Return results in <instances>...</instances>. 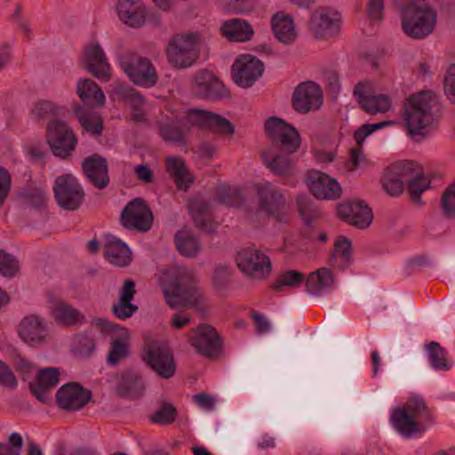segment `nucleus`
Segmentation results:
<instances>
[{
  "label": "nucleus",
  "instance_id": "09e8293b",
  "mask_svg": "<svg viewBox=\"0 0 455 455\" xmlns=\"http://www.w3.org/2000/svg\"><path fill=\"white\" fill-rule=\"evenodd\" d=\"M19 269L20 264L16 258L4 251H0V275L12 278L17 275Z\"/></svg>",
  "mask_w": 455,
  "mask_h": 455
},
{
  "label": "nucleus",
  "instance_id": "864d4df0",
  "mask_svg": "<svg viewBox=\"0 0 455 455\" xmlns=\"http://www.w3.org/2000/svg\"><path fill=\"white\" fill-rule=\"evenodd\" d=\"M429 184V180L422 173H417L416 177L408 180V188L411 200L414 202L419 201L422 192L428 188Z\"/></svg>",
  "mask_w": 455,
  "mask_h": 455
},
{
  "label": "nucleus",
  "instance_id": "4c0bfd02",
  "mask_svg": "<svg viewBox=\"0 0 455 455\" xmlns=\"http://www.w3.org/2000/svg\"><path fill=\"white\" fill-rule=\"evenodd\" d=\"M179 252L187 258H194L201 249L197 238L188 229L178 231L174 237Z\"/></svg>",
  "mask_w": 455,
  "mask_h": 455
},
{
  "label": "nucleus",
  "instance_id": "052dcab7",
  "mask_svg": "<svg viewBox=\"0 0 455 455\" xmlns=\"http://www.w3.org/2000/svg\"><path fill=\"white\" fill-rule=\"evenodd\" d=\"M444 92L451 102L455 105V63L450 66L444 78Z\"/></svg>",
  "mask_w": 455,
  "mask_h": 455
},
{
  "label": "nucleus",
  "instance_id": "69168bd1",
  "mask_svg": "<svg viewBox=\"0 0 455 455\" xmlns=\"http://www.w3.org/2000/svg\"><path fill=\"white\" fill-rule=\"evenodd\" d=\"M251 316L255 322L258 333L263 334L270 331V323L263 315L254 312Z\"/></svg>",
  "mask_w": 455,
  "mask_h": 455
},
{
  "label": "nucleus",
  "instance_id": "a19ab883",
  "mask_svg": "<svg viewBox=\"0 0 455 455\" xmlns=\"http://www.w3.org/2000/svg\"><path fill=\"white\" fill-rule=\"evenodd\" d=\"M331 257L339 267H347L352 259L351 242L347 237L339 236L334 243Z\"/></svg>",
  "mask_w": 455,
  "mask_h": 455
},
{
  "label": "nucleus",
  "instance_id": "7ed1b4c3",
  "mask_svg": "<svg viewBox=\"0 0 455 455\" xmlns=\"http://www.w3.org/2000/svg\"><path fill=\"white\" fill-rule=\"evenodd\" d=\"M438 101L431 91L411 95L403 106V121L408 135L414 140L424 138L435 120L434 110Z\"/></svg>",
  "mask_w": 455,
  "mask_h": 455
},
{
  "label": "nucleus",
  "instance_id": "c03bdc74",
  "mask_svg": "<svg viewBox=\"0 0 455 455\" xmlns=\"http://www.w3.org/2000/svg\"><path fill=\"white\" fill-rule=\"evenodd\" d=\"M389 170H392L404 182H408V180L416 177L417 173H422L419 165L413 161L396 163Z\"/></svg>",
  "mask_w": 455,
  "mask_h": 455
},
{
  "label": "nucleus",
  "instance_id": "a878e982",
  "mask_svg": "<svg viewBox=\"0 0 455 455\" xmlns=\"http://www.w3.org/2000/svg\"><path fill=\"white\" fill-rule=\"evenodd\" d=\"M135 293V283L132 279H125L119 291L118 300L112 307L116 317L124 320L131 317L138 310V306L132 303Z\"/></svg>",
  "mask_w": 455,
  "mask_h": 455
},
{
  "label": "nucleus",
  "instance_id": "a18cd8bd",
  "mask_svg": "<svg viewBox=\"0 0 455 455\" xmlns=\"http://www.w3.org/2000/svg\"><path fill=\"white\" fill-rule=\"evenodd\" d=\"M125 100L133 110V120L142 122L145 120L144 108L145 99L138 92L131 89L125 92Z\"/></svg>",
  "mask_w": 455,
  "mask_h": 455
},
{
  "label": "nucleus",
  "instance_id": "423d86ee",
  "mask_svg": "<svg viewBox=\"0 0 455 455\" xmlns=\"http://www.w3.org/2000/svg\"><path fill=\"white\" fill-rule=\"evenodd\" d=\"M142 360L161 378H172L177 369L173 355L162 342L148 343L142 352Z\"/></svg>",
  "mask_w": 455,
  "mask_h": 455
},
{
  "label": "nucleus",
  "instance_id": "a211bd4d",
  "mask_svg": "<svg viewBox=\"0 0 455 455\" xmlns=\"http://www.w3.org/2000/svg\"><path fill=\"white\" fill-rule=\"evenodd\" d=\"M84 61L86 68L94 77L103 82L110 80V65L99 43L92 42L85 46Z\"/></svg>",
  "mask_w": 455,
  "mask_h": 455
},
{
  "label": "nucleus",
  "instance_id": "6e6d98bb",
  "mask_svg": "<svg viewBox=\"0 0 455 455\" xmlns=\"http://www.w3.org/2000/svg\"><path fill=\"white\" fill-rule=\"evenodd\" d=\"M441 204L444 215L455 218V182L443 192Z\"/></svg>",
  "mask_w": 455,
  "mask_h": 455
},
{
  "label": "nucleus",
  "instance_id": "9d476101",
  "mask_svg": "<svg viewBox=\"0 0 455 455\" xmlns=\"http://www.w3.org/2000/svg\"><path fill=\"white\" fill-rule=\"evenodd\" d=\"M53 192L58 204L68 211L76 210L81 205L84 197L82 187L71 174L57 177Z\"/></svg>",
  "mask_w": 455,
  "mask_h": 455
},
{
  "label": "nucleus",
  "instance_id": "f704fd0d",
  "mask_svg": "<svg viewBox=\"0 0 455 455\" xmlns=\"http://www.w3.org/2000/svg\"><path fill=\"white\" fill-rule=\"evenodd\" d=\"M165 167L167 172L174 179L179 189H187L194 182V178L181 157L174 156L167 157Z\"/></svg>",
  "mask_w": 455,
  "mask_h": 455
},
{
  "label": "nucleus",
  "instance_id": "f8f14e48",
  "mask_svg": "<svg viewBox=\"0 0 455 455\" xmlns=\"http://www.w3.org/2000/svg\"><path fill=\"white\" fill-rule=\"evenodd\" d=\"M189 342L198 354L207 358L218 357L222 350V341L217 331L205 323L193 331Z\"/></svg>",
  "mask_w": 455,
  "mask_h": 455
},
{
  "label": "nucleus",
  "instance_id": "4468645a",
  "mask_svg": "<svg viewBox=\"0 0 455 455\" xmlns=\"http://www.w3.org/2000/svg\"><path fill=\"white\" fill-rule=\"evenodd\" d=\"M232 76L235 83L241 87H250L263 74L261 60L251 54L240 55L232 65Z\"/></svg>",
  "mask_w": 455,
  "mask_h": 455
},
{
  "label": "nucleus",
  "instance_id": "4be33fe9",
  "mask_svg": "<svg viewBox=\"0 0 455 455\" xmlns=\"http://www.w3.org/2000/svg\"><path fill=\"white\" fill-rule=\"evenodd\" d=\"M87 180L97 188H105L109 183L108 163L102 156L94 154L82 164Z\"/></svg>",
  "mask_w": 455,
  "mask_h": 455
},
{
  "label": "nucleus",
  "instance_id": "338daca9",
  "mask_svg": "<svg viewBox=\"0 0 455 455\" xmlns=\"http://www.w3.org/2000/svg\"><path fill=\"white\" fill-rule=\"evenodd\" d=\"M194 402L202 409L211 411L214 407V399L205 394H197L193 396Z\"/></svg>",
  "mask_w": 455,
  "mask_h": 455
},
{
  "label": "nucleus",
  "instance_id": "7c9ffc66",
  "mask_svg": "<svg viewBox=\"0 0 455 455\" xmlns=\"http://www.w3.org/2000/svg\"><path fill=\"white\" fill-rule=\"evenodd\" d=\"M390 420L395 430L406 438H411L416 434L425 431V427L412 418L408 411L403 408H396L393 410Z\"/></svg>",
  "mask_w": 455,
  "mask_h": 455
},
{
  "label": "nucleus",
  "instance_id": "ea45409f",
  "mask_svg": "<svg viewBox=\"0 0 455 455\" xmlns=\"http://www.w3.org/2000/svg\"><path fill=\"white\" fill-rule=\"evenodd\" d=\"M427 352L430 365L436 371H448L451 364L447 361L446 351L435 341L427 346Z\"/></svg>",
  "mask_w": 455,
  "mask_h": 455
},
{
  "label": "nucleus",
  "instance_id": "6ab92c4d",
  "mask_svg": "<svg viewBox=\"0 0 455 455\" xmlns=\"http://www.w3.org/2000/svg\"><path fill=\"white\" fill-rule=\"evenodd\" d=\"M91 392L77 383L62 386L56 393V402L65 411H77L83 408L91 399Z\"/></svg>",
  "mask_w": 455,
  "mask_h": 455
},
{
  "label": "nucleus",
  "instance_id": "c85d7f7f",
  "mask_svg": "<svg viewBox=\"0 0 455 455\" xmlns=\"http://www.w3.org/2000/svg\"><path fill=\"white\" fill-rule=\"evenodd\" d=\"M116 388L119 395L130 399L140 398L145 392L142 378L134 371H126L121 373Z\"/></svg>",
  "mask_w": 455,
  "mask_h": 455
},
{
  "label": "nucleus",
  "instance_id": "79ce46f5",
  "mask_svg": "<svg viewBox=\"0 0 455 455\" xmlns=\"http://www.w3.org/2000/svg\"><path fill=\"white\" fill-rule=\"evenodd\" d=\"M54 320L62 325L76 324L80 317V313L72 306L65 303H58L52 310Z\"/></svg>",
  "mask_w": 455,
  "mask_h": 455
},
{
  "label": "nucleus",
  "instance_id": "ddd939ff",
  "mask_svg": "<svg viewBox=\"0 0 455 455\" xmlns=\"http://www.w3.org/2000/svg\"><path fill=\"white\" fill-rule=\"evenodd\" d=\"M236 263L243 273L257 279L264 278L271 271L269 258L255 248H243L239 251Z\"/></svg>",
  "mask_w": 455,
  "mask_h": 455
},
{
  "label": "nucleus",
  "instance_id": "412c9836",
  "mask_svg": "<svg viewBox=\"0 0 455 455\" xmlns=\"http://www.w3.org/2000/svg\"><path fill=\"white\" fill-rule=\"evenodd\" d=\"M190 109H187L175 120L161 124L160 135L165 141L174 143H186L187 133L195 127L194 122L189 120Z\"/></svg>",
  "mask_w": 455,
  "mask_h": 455
},
{
  "label": "nucleus",
  "instance_id": "39448f33",
  "mask_svg": "<svg viewBox=\"0 0 455 455\" xmlns=\"http://www.w3.org/2000/svg\"><path fill=\"white\" fill-rule=\"evenodd\" d=\"M202 44L199 33H184L172 36L166 47L170 65L178 69L191 67L198 59Z\"/></svg>",
  "mask_w": 455,
  "mask_h": 455
},
{
  "label": "nucleus",
  "instance_id": "c756f323",
  "mask_svg": "<svg viewBox=\"0 0 455 455\" xmlns=\"http://www.w3.org/2000/svg\"><path fill=\"white\" fill-rule=\"evenodd\" d=\"M104 254L109 263L118 267H125L132 260L131 251L127 244L112 235L107 236Z\"/></svg>",
  "mask_w": 455,
  "mask_h": 455
},
{
  "label": "nucleus",
  "instance_id": "5701e85b",
  "mask_svg": "<svg viewBox=\"0 0 455 455\" xmlns=\"http://www.w3.org/2000/svg\"><path fill=\"white\" fill-rule=\"evenodd\" d=\"M257 192L261 208L269 215L278 218L284 208L283 191L265 182L257 185Z\"/></svg>",
  "mask_w": 455,
  "mask_h": 455
},
{
  "label": "nucleus",
  "instance_id": "5fc2aeb1",
  "mask_svg": "<svg viewBox=\"0 0 455 455\" xmlns=\"http://www.w3.org/2000/svg\"><path fill=\"white\" fill-rule=\"evenodd\" d=\"M395 124L394 121H382L376 124H365L360 126L354 134V138L357 144L362 145L364 140L373 132Z\"/></svg>",
  "mask_w": 455,
  "mask_h": 455
},
{
  "label": "nucleus",
  "instance_id": "bf43d9fd",
  "mask_svg": "<svg viewBox=\"0 0 455 455\" xmlns=\"http://www.w3.org/2000/svg\"><path fill=\"white\" fill-rule=\"evenodd\" d=\"M12 186V178L9 172L0 166V208L5 202Z\"/></svg>",
  "mask_w": 455,
  "mask_h": 455
},
{
  "label": "nucleus",
  "instance_id": "f3484780",
  "mask_svg": "<svg viewBox=\"0 0 455 455\" xmlns=\"http://www.w3.org/2000/svg\"><path fill=\"white\" fill-rule=\"evenodd\" d=\"M323 104L321 88L313 82L300 84L292 95V106L299 113L318 109Z\"/></svg>",
  "mask_w": 455,
  "mask_h": 455
},
{
  "label": "nucleus",
  "instance_id": "cd10ccee",
  "mask_svg": "<svg viewBox=\"0 0 455 455\" xmlns=\"http://www.w3.org/2000/svg\"><path fill=\"white\" fill-rule=\"evenodd\" d=\"M354 94L360 107L370 115L386 113L392 107L391 100L385 94H371L363 91L360 85L355 88Z\"/></svg>",
  "mask_w": 455,
  "mask_h": 455
},
{
  "label": "nucleus",
  "instance_id": "c9c22d12",
  "mask_svg": "<svg viewBox=\"0 0 455 455\" xmlns=\"http://www.w3.org/2000/svg\"><path fill=\"white\" fill-rule=\"evenodd\" d=\"M222 34L234 42L250 41L254 34L251 26L242 19H230L221 27Z\"/></svg>",
  "mask_w": 455,
  "mask_h": 455
},
{
  "label": "nucleus",
  "instance_id": "0eeeda50",
  "mask_svg": "<svg viewBox=\"0 0 455 455\" xmlns=\"http://www.w3.org/2000/svg\"><path fill=\"white\" fill-rule=\"evenodd\" d=\"M342 15L331 6H321L315 9L308 21V28L316 39H324L337 36L341 28Z\"/></svg>",
  "mask_w": 455,
  "mask_h": 455
},
{
  "label": "nucleus",
  "instance_id": "f03ea898",
  "mask_svg": "<svg viewBox=\"0 0 455 455\" xmlns=\"http://www.w3.org/2000/svg\"><path fill=\"white\" fill-rule=\"evenodd\" d=\"M160 281L166 303L172 308L194 307L204 301L195 273L187 267L174 266L164 270Z\"/></svg>",
  "mask_w": 455,
  "mask_h": 455
},
{
  "label": "nucleus",
  "instance_id": "8fccbe9b",
  "mask_svg": "<svg viewBox=\"0 0 455 455\" xmlns=\"http://www.w3.org/2000/svg\"><path fill=\"white\" fill-rule=\"evenodd\" d=\"M32 116L36 119H45L59 114V107L49 100H41L34 104Z\"/></svg>",
  "mask_w": 455,
  "mask_h": 455
},
{
  "label": "nucleus",
  "instance_id": "473e14b6",
  "mask_svg": "<svg viewBox=\"0 0 455 455\" xmlns=\"http://www.w3.org/2000/svg\"><path fill=\"white\" fill-rule=\"evenodd\" d=\"M116 12L119 19L129 27L139 28L145 23L147 12L142 2H119Z\"/></svg>",
  "mask_w": 455,
  "mask_h": 455
},
{
  "label": "nucleus",
  "instance_id": "aec40b11",
  "mask_svg": "<svg viewBox=\"0 0 455 455\" xmlns=\"http://www.w3.org/2000/svg\"><path fill=\"white\" fill-rule=\"evenodd\" d=\"M339 218L358 228H365L372 221L373 214L369 206L363 201H350L338 207Z\"/></svg>",
  "mask_w": 455,
  "mask_h": 455
},
{
  "label": "nucleus",
  "instance_id": "58836bf2",
  "mask_svg": "<svg viewBox=\"0 0 455 455\" xmlns=\"http://www.w3.org/2000/svg\"><path fill=\"white\" fill-rule=\"evenodd\" d=\"M75 115L85 132L94 136H99L102 133L103 123L100 115L86 112L81 107L75 108Z\"/></svg>",
  "mask_w": 455,
  "mask_h": 455
},
{
  "label": "nucleus",
  "instance_id": "680f3d73",
  "mask_svg": "<svg viewBox=\"0 0 455 455\" xmlns=\"http://www.w3.org/2000/svg\"><path fill=\"white\" fill-rule=\"evenodd\" d=\"M365 157L359 148H352L349 153V158L345 164V169L347 172L356 170L363 163Z\"/></svg>",
  "mask_w": 455,
  "mask_h": 455
},
{
  "label": "nucleus",
  "instance_id": "37998d69",
  "mask_svg": "<svg viewBox=\"0 0 455 455\" xmlns=\"http://www.w3.org/2000/svg\"><path fill=\"white\" fill-rule=\"evenodd\" d=\"M403 409L406 410L408 413L421 425H423V422L430 419V411L425 401L420 396H411Z\"/></svg>",
  "mask_w": 455,
  "mask_h": 455
},
{
  "label": "nucleus",
  "instance_id": "20e7f679",
  "mask_svg": "<svg viewBox=\"0 0 455 455\" xmlns=\"http://www.w3.org/2000/svg\"><path fill=\"white\" fill-rule=\"evenodd\" d=\"M395 3L400 13L402 29L408 37L425 39L434 32L437 12L427 2Z\"/></svg>",
  "mask_w": 455,
  "mask_h": 455
},
{
  "label": "nucleus",
  "instance_id": "e433bc0d",
  "mask_svg": "<svg viewBox=\"0 0 455 455\" xmlns=\"http://www.w3.org/2000/svg\"><path fill=\"white\" fill-rule=\"evenodd\" d=\"M76 92L84 104L101 107L106 98L103 91L91 79H81L77 82Z\"/></svg>",
  "mask_w": 455,
  "mask_h": 455
},
{
  "label": "nucleus",
  "instance_id": "f257e3e1",
  "mask_svg": "<svg viewBox=\"0 0 455 455\" xmlns=\"http://www.w3.org/2000/svg\"><path fill=\"white\" fill-rule=\"evenodd\" d=\"M265 131L271 141V146L262 153L265 164L277 176H293L296 169L291 155L300 147L299 132L276 116L266 121Z\"/></svg>",
  "mask_w": 455,
  "mask_h": 455
},
{
  "label": "nucleus",
  "instance_id": "3c124183",
  "mask_svg": "<svg viewBox=\"0 0 455 455\" xmlns=\"http://www.w3.org/2000/svg\"><path fill=\"white\" fill-rule=\"evenodd\" d=\"M177 417L176 409L171 403H164L151 416V421L160 425H170Z\"/></svg>",
  "mask_w": 455,
  "mask_h": 455
},
{
  "label": "nucleus",
  "instance_id": "6e6552de",
  "mask_svg": "<svg viewBox=\"0 0 455 455\" xmlns=\"http://www.w3.org/2000/svg\"><path fill=\"white\" fill-rule=\"evenodd\" d=\"M120 65L130 80L137 85L150 88L158 80L156 68L147 58L127 54L121 59Z\"/></svg>",
  "mask_w": 455,
  "mask_h": 455
},
{
  "label": "nucleus",
  "instance_id": "1a4fd4ad",
  "mask_svg": "<svg viewBox=\"0 0 455 455\" xmlns=\"http://www.w3.org/2000/svg\"><path fill=\"white\" fill-rule=\"evenodd\" d=\"M46 139L54 156L61 158L68 157L77 144L73 130L62 121H52L48 124Z\"/></svg>",
  "mask_w": 455,
  "mask_h": 455
},
{
  "label": "nucleus",
  "instance_id": "393cba45",
  "mask_svg": "<svg viewBox=\"0 0 455 455\" xmlns=\"http://www.w3.org/2000/svg\"><path fill=\"white\" fill-rule=\"evenodd\" d=\"M19 334L26 343L30 345L44 341L47 337L44 320L35 315L24 317L20 323Z\"/></svg>",
  "mask_w": 455,
  "mask_h": 455
},
{
  "label": "nucleus",
  "instance_id": "49530a36",
  "mask_svg": "<svg viewBox=\"0 0 455 455\" xmlns=\"http://www.w3.org/2000/svg\"><path fill=\"white\" fill-rule=\"evenodd\" d=\"M304 279L302 273L296 270H288L278 276L273 284V289L279 291H282L283 286L296 287L300 285Z\"/></svg>",
  "mask_w": 455,
  "mask_h": 455
},
{
  "label": "nucleus",
  "instance_id": "774afa93",
  "mask_svg": "<svg viewBox=\"0 0 455 455\" xmlns=\"http://www.w3.org/2000/svg\"><path fill=\"white\" fill-rule=\"evenodd\" d=\"M134 172L139 180L144 183H150L153 180V172L148 165H137L134 168Z\"/></svg>",
  "mask_w": 455,
  "mask_h": 455
},
{
  "label": "nucleus",
  "instance_id": "0e129e2a",
  "mask_svg": "<svg viewBox=\"0 0 455 455\" xmlns=\"http://www.w3.org/2000/svg\"><path fill=\"white\" fill-rule=\"evenodd\" d=\"M229 276V269L227 266H219L215 268L213 274V283L217 288H223L226 286L228 278Z\"/></svg>",
  "mask_w": 455,
  "mask_h": 455
},
{
  "label": "nucleus",
  "instance_id": "2eb2a0df",
  "mask_svg": "<svg viewBox=\"0 0 455 455\" xmlns=\"http://www.w3.org/2000/svg\"><path fill=\"white\" fill-rule=\"evenodd\" d=\"M306 181L310 192L317 199L336 200L341 196L342 188L338 180L321 171H308Z\"/></svg>",
  "mask_w": 455,
  "mask_h": 455
},
{
  "label": "nucleus",
  "instance_id": "72a5a7b5",
  "mask_svg": "<svg viewBox=\"0 0 455 455\" xmlns=\"http://www.w3.org/2000/svg\"><path fill=\"white\" fill-rule=\"evenodd\" d=\"M271 26L275 37L283 44H290L297 38L293 19L283 12L273 15Z\"/></svg>",
  "mask_w": 455,
  "mask_h": 455
},
{
  "label": "nucleus",
  "instance_id": "bb28decb",
  "mask_svg": "<svg viewBox=\"0 0 455 455\" xmlns=\"http://www.w3.org/2000/svg\"><path fill=\"white\" fill-rule=\"evenodd\" d=\"M195 80L196 92L204 98L217 100L226 95L222 82L208 70L196 73Z\"/></svg>",
  "mask_w": 455,
  "mask_h": 455
},
{
  "label": "nucleus",
  "instance_id": "b1692460",
  "mask_svg": "<svg viewBox=\"0 0 455 455\" xmlns=\"http://www.w3.org/2000/svg\"><path fill=\"white\" fill-rule=\"evenodd\" d=\"M59 381V369L45 368L38 372L36 380L30 384V390L37 400L46 403L51 399V390L58 385Z\"/></svg>",
  "mask_w": 455,
  "mask_h": 455
},
{
  "label": "nucleus",
  "instance_id": "4d7b16f0",
  "mask_svg": "<svg viewBox=\"0 0 455 455\" xmlns=\"http://www.w3.org/2000/svg\"><path fill=\"white\" fill-rule=\"evenodd\" d=\"M128 355L127 344L120 339H116L112 343L111 350L108 356V363L116 365L119 361Z\"/></svg>",
  "mask_w": 455,
  "mask_h": 455
},
{
  "label": "nucleus",
  "instance_id": "603ef678",
  "mask_svg": "<svg viewBox=\"0 0 455 455\" xmlns=\"http://www.w3.org/2000/svg\"><path fill=\"white\" fill-rule=\"evenodd\" d=\"M23 438L19 433H12L6 443H0V455H21Z\"/></svg>",
  "mask_w": 455,
  "mask_h": 455
},
{
  "label": "nucleus",
  "instance_id": "9b49d317",
  "mask_svg": "<svg viewBox=\"0 0 455 455\" xmlns=\"http://www.w3.org/2000/svg\"><path fill=\"white\" fill-rule=\"evenodd\" d=\"M120 221L126 229L147 232L151 228L153 215L141 198H134L124 206Z\"/></svg>",
  "mask_w": 455,
  "mask_h": 455
},
{
  "label": "nucleus",
  "instance_id": "13d9d810",
  "mask_svg": "<svg viewBox=\"0 0 455 455\" xmlns=\"http://www.w3.org/2000/svg\"><path fill=\"white\" fill-rule=\"evenodd\" d=\"M298 207L299 214L307 224L319 214L318 211L312 206L307 196H299L298 198Z\"/></svg>",
  "mask_w": 455,
  "mask_h": 455
},
{
  "label": "nucleus",
  "instance_id": "e2e57ef3",
  "mask_svg": "<svg viewBox=\"0 0 455 455\" xmlns=\"http://www.w3.org/2000/svg\"><path fill=\"white\" fill-rule=\"evenodd\" d=\"M0 384L12 387L17 385L16 378L12 370L2 361H0Z\"/></svg>",
  "mask_w": 455,
  "mask_h": 455
},
{
  "label": "nucleus",
  "instance_id": "dca6fc26",
  "mask_svg": "<svg viewBox=\"0 0 455 455\" xmlns=\"http://www.w3.org/2000/svg\"><path fill=\"white\" fill-rule=\"evenodd\" d=\"M189 120L194 122L195 127L213 133L231 135L235 132L233 124L226 117L203 109L191 108Z\"/></svg>",
  "mask_w": 455,
  "mask_h": 455
},
{
  "label": "nucleus",
  "instance_id": "2f4dec72",
  "mask_svg": "<svg viewBox=\"0 0 455 455\" xmlns=\"http://www.w3.org/2000/svg\"><path fill=\"white\" fill-rule=\"evenodd\" d=\"M307 291L314 296H321L335 288L332 272L325 267L309 274L306 280Z\"/></svg>",
  "mask_w": 455,
  "mask_h": 455
},
{
  "label": "nucleus",
  "instance_id": "de8ad7c7",
  "mask_svg": "<svg viewBox=\"0 0 455 455\" xmlns=\"http://www.w3.org/2000/svg\"><path fill=\"white\" fill-rule=\"evenodd\" d=\"M382 186L388 195L397 196L403 191L404 181L396 176L392 170L387 169L382 180Z\"/></svg>",
  "mask_w": 455,
  "mask_h": 455
}]
</instances>
